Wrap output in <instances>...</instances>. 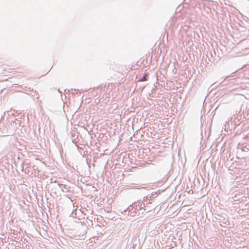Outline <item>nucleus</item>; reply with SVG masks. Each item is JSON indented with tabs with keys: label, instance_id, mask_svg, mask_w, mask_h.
Returning <instances> with one entry per match:
<instances>
[{
	"label": "nucleus",
	"instance_id": "obj_1",
	"mask_svg": "<svg viewBox=\"0 0 249 249\" xmlns=\"http://www.w3.org/2000/svg\"><path fill=\"white\" fill-rule=\"evenodd\" d=\"M147 74H145L140 80V82H143L147 80Z\"/></svg>",
	"mask_w": 249,
	"mask_h": 249
}]
</instances>
